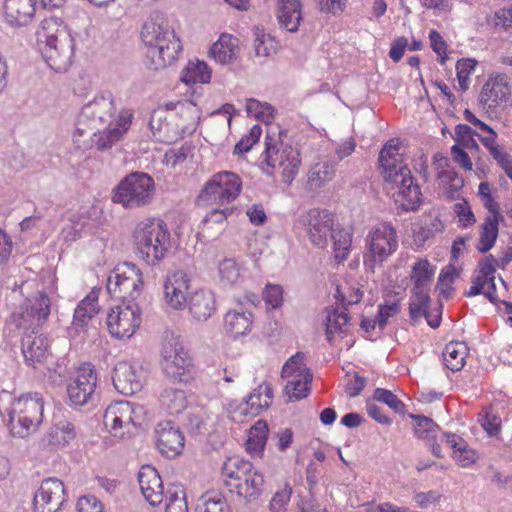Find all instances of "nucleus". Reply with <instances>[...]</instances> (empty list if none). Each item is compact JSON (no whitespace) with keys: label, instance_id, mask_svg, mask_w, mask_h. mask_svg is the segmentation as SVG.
Listing matches in <instances>:
<instances>
[{"label":"nucleus","instance_id":"obj_22","mask_svg":"<svg viewBox=\"0 0 512 512\" xmlns=\"http://www.w3.org/2000/svg\"><path fill=\"white\" fill-rule=\"evenodd\" d=\"M302 8L301 0H276V17L280 27L290 33L297 32L303 20Z\"/></svg>","mask_w":512,"mask_h":512},{"label":"nucleus","instance_id":"obj_38","mask_svg":"<svg viewBox=\"0 0 512 512\" xmlns=\"http://www.w3.org/2000/svg\"><path fill=\"white\" fill-rule=\"evenodd\" d=\"M302 378L290 380L285 386V393L289 397V401H299L306 398L310 393V385L313 375L309 368L304 369Z\"/></svg>","mask_w":512,"mask_h":512},{"label":"nucleus","instance_id":"obj_20","mask_svg":"<svg viewBox=\"0 0 512 512\" xmlns=\"http://www.w3.org/2000/svg\"><path fill=\"white\" fill-rule=\"evenodd\" d=\"M36 0H4L3 17L11 27L28 25L35 15Z\"/></svg>","mask_w":512,"mask_h":512},{"label":"nucleus","instance_id":"obj_16","mask_svg":"<svg viewBox=\"0 0 512 512\" xmlns=\"http://www.w3.org/2000/svg\"><path fill=\"white\" fill-rule=\"evenodd\" d=\"M156 445L159 452L168 458L179 455L184 448V435L171 420H164L155 429Z\"/></svg>","mask_w":512,"mask_h":512},{"label":"nucleus","instance_id":"obj_44","mask_svg":"<svg viewBox=\"0 0 512 512\" xmlns=\"http://www.w3.org/2000/svg\"><path fill=\"white\" fill-rule=\"evenodd\" d=\"M247 115L264 125L272 124L275 109L267 102H260L256 99H248L246 102Z\"/></svg>","mask_w":512,"mask_h":512},{"label":"nucleus","instance_id":"obj_60","mask_svg":"<svg viewBox=\"0 0 512 512\" xmlns=\"http://www.w3.org/2000/svg\"><path fill=\"white\" fill-rule=\"evenodd\" d=\"M292 494V488L289 484L285 485V488L277 491L272 497L269 503V509L271 512H286V506L290 501Z\"/></svg>","mask_w":512,"mask_h":512},{"label":"nucleus","instance_id":"obj_13","mask_svg":"<svg viewBox=\"0 0 512 512\" xmlns=\"http://www.w3.org/2000/svg\"><path fill=\"white\" fill-rule=\"evenodd\" d=\"M67 501L66 488L56 477L41 482L33 497L34 512H59Z\"/></svg>","mask_w":512,"mask_h":512},{"label":"nucleus","instance_id":"obj_34","mask_svg":"<svg viewBox=\"0 0 512 512\" xmlns=\"http://www.w3.org/2000/svg\"><path fill=\"white\" fill-rule=\"evenodd\" d=\"M241 481L243 482L236 485L238 495L249 500L256 499L261 495L265 483L262 473L253 468Z\"/></svg>","mask_w":512,"mask_h":512},{"label":"nucleus","instance_id":"obj_17","mask_svg":"<svg viewBox=\"0 0 512 512\" xmlns=\"http://www.w3.org/2000/svg\"><path fill=\"white\" fill-rule=\"evenodd\" d=\"M115 389L126 396H131L141 391L143 377L141 371L128 362H119L115 365L112 375Z\"/></svg>","mask_w":512,"mask_h":512},{"label":"nucleus","instance_id":"obj_18","mask_svg":"<svg viewBox=\"0 0 512 512\" xmlns=\"http://www.w3.org/2000/svg\"><path fill=\"white\" fill-rule=\"evenodd\" d=\"M138 482L142 495L151 506H157L164 501L166 490L155 467L143 465L138 472Z\"/></svg>","mask_w":512,"mask_h":512},{"label":"nucleus","instance_id":"obj_57","mask_svg":"<svg viewBox=\"0 0 512 512\" xmlns=\"http://www.w3.org/2000/svg\"><path fill=\"white\" fill-rule=\"evenodd\" d=\"M350 321V316L346 312H335L333 316L327 317L326 336L329 342L332 341L334 332H342V327Z\"/></svg>","mask_w":512,"mask_h":512},{"label":"nucleus","instance_id":"obj_26","mask_svg":"<svg viewBox=\"0 0 512 512\" xmlns=\"http://www.w3.org/2000/svg\"><path fill=\"white\" fill-rule=\"evenodd\" d=\"M63 34H71L62 20L57 17L45 18L36 32L39 49L50 46L63 38Z\"/></svg>","mask_w":512,"mask_h":512},{"label":"nucleus","instance_id":"obj_11","mask_svg":"<svg viewBox=\"0 0 512 512\" xmlns=\"http://www.w3.org/2000/svg\"><path fill=\"white\" fill-rule=\"evenodd\" d=\"M242 181L240 177L230 171H221L203 187L200 197L206 201H218L221 204L229 203L236 199L241 192Z\"/></svg>","mask_w":512,"mask_h":512},{"label":"nucleus","instance_id":"obj_54","mask_svg":"<svg viewBox=\"0 0 512 512\" xmlns=\"http://www.w3.org/2000/svg\"><path fill=\"white\" fill-rule=\"evenodd\" d=\"M398 143L394 144V140H389L379 152L378 163L382 172L388 169H396L394 156L399 153Z\"/></svg>","mask_w":512,"mask_h":512},{"label":"nucleus","instance_id":"obj_61","mask_svg":"<svg viewBox=\"0 0 512 512\" xmlns=\"http://www.w3.org/2000/svg\"><path fill=\"white\" fill-rule=\"evenodd\" d=\"M403 202L401 208L404 211H415L419 208L421 203V191L420 187L416 184L411 186L405 194L400 195Z\"/></svg>","mask_w":512,"mask_h":512},{"label":"nucleus","instance_id":"obj_64","mask_svg":"<svg viewBox=\"0 0 512 512\" xmlns=\"http://www.w3.org/2000/svg\"><path fill=\"white\" fill-rule=\"evenodd\" d=\"M77 512H104L102 502L94 495L81 496L76 504Z\"/></svg>","mask_w":512,"mask_h":512},{"label":"nucleus","instance_id":"obj_5","mask_svg":"<svg viewBox=\"0 0 512 512\" xmlns=\"http://www.w3.org/2000/svg\"><path fill=\"white\" fill-rule=\"evenodd\" d=\"M153 178L144 172H133L127 175L113 189L112 200L128 209L147 205L154 195Z\"/></svg>","mask_w":512,"mask_h":512},{"label":"nucleus","instance_id":"obj_35","mask_svg":"<svg viewBox=\"0 0 512 512\" xmlns=\"http://www.w3.org/2000/svg\"><path fill=\"white\" fill-rule=\"evenodd\" d=\"M211 73V69L205 62L199 60L189 61L182 70L181 81L187 85L206 84L210 82Z\"/></svg>","mask_w":512,"mask_h":512},{"label":"nucleus","instance_id":"obj_47","mask_svg":"<svg viewBox=\"0 0 512 512\" xmlns=\"http://www.w3.org/2000/svg\"><path fill=\"white\" fill-rule=\"evenodd\" d=\"M253 465L250 461L238 457L229 458L222 466V475L241 481L248 472H251Z\"/></svg>","mask_w":512,"mask_h":512},{"label":"nucleus","instance_id":"obj_53","mask_svg":"<svg viewBox=\"0 0 512 512\" xmlns=\"http://www.w3.org/2000/svg\"><path fill=\"white\" fill-rule=\"evenodd\" d=\"M442 228L441 221L435 218L428 224L421 225L413 231V240L417 247H422L427 240L433 238Z\"/></svg>","mask_w":512,"mask_h":512},{"label":"nucleus","instance_id":"obj_51","mask_svg":"<svg viewBox=\"0 0 512 512\" xmlns=\"http://www.w3.org/2000/svg\"><path fill=\"white\" fill-rule=\"evenodd\" d=\"M254 51L257 57H268L276 50V43L274 39L263 32H261L258 28L254 32Z\"/></svg>","mask_w":512,"mask_h":512},{"label":"nucleus","instance_id":"obj_46","mask_svg":"<svg viewBox=\"0 0 512 512\" xmlns=\"http://www.w3.org/2000/svg\"><path fill=\"white\" fill-rule=\"evenodd\" d=\"M127 131L128 130H97L91 136V142L97 150L106 151L122 140Z\"/></svg>","mask_w":512,"mask_h":512},{"label":"nucleus","instance_id":"obj_40","mask_svg":"<svg viewBox=\"0 0 512 512\" xmlns=\"http://www.w3.org/2000/svg\"><path fill=\"white\" fill-rule=\"evenodd\" d=\"M329 237L333 241L335 259L338 262L346 260L352 243L351 233L344 228H340L339 225H334Z\"/></svg>","mask_w":512,"mask_h":512},{"label":"nucleus","instance_id":"obj_45","mask_svg":"<svg viewBox=\"0 0 512 512\" xmlns=\"http://www.w3.org/2000/svg\"><path fill=\"white\" fill-rule=\"evenodd\" d=\"M198 503L196 512H231L226 498L219 492H207Z\"/></svg>","mask_w":512,"mask_h":512},{"label":"nucleus","instance_id":"obj_55","mask_svg":"<svg viewBox=\"0 0 512 512\" xmlns=\"http://www.w3.org/2000/svg\"><path fill=\"white\" fill-rule=\"evenodd\" d=\"M477 62L474 59H462L456 64L459 89L465 92L469 88V75L475 69Z\"/></svg>","mask_w":512,"mask_h":512},{"label":"nucleus","instance_id":"obj_58","mask_svg":"<svg viewBox=\"0 0 512 512\" xmlns=\"http://www.w3.org/2000/svg\"><path fill=\"white\" fill-rule=\"evenodd\" d=\"M305 354L303 352H297L291 356L282 367L281 376L283 378L293 376L296 372H299V377H302L301 373H304Z\"/></svg>","mask_w":512,"mask_h":512},{"label":"nucleus","instance_id":"obj_39","mask_svg":"<svg viewBox=\"0 0 512 512\" xmlns=\"http://www.w3.org/2000/svg\"><path fill=\"white\" fill-rule=\"evenodd\" d=\"M499 222L497 218H485L481 225L479 243L476 246L480 253L485 254L494 247L499 235Z\"/></svg>","mask_w":512,"mask_h":512},{"label":"nucleus","instance_id":"obj_48","mask_svg":"<svg viewBox=\"0 0 512 512\" xmlns=\"http://www.w3.org/2000/svg\"><path fill=\"white\" fill-rule=\"evenodd\" d=\"M335 174V164L333 162H323L316 165L308 176V182L311 188H320L330 181Z\"/></svg>","mask_w":512,"mask_h":512},{"label":"nucleus","instance_id":"obj_32","mask_svg":"<svg viewBox=\"0 0 512 512\" xmlns=\"http://www.w3.org/2000/svg\"><path fill=\"white\" fill-rule=\"evenodd\" d=\"M251 312L228 311L224 317L226 332L233 338L246 335L253 323Z\"/></svg>","mask_w":512,"mask_h":512},{"label":"nucleus","instance_id":"obj_23","mask_svg":"<svg viewBox=\"0 0 512 512\" xmlns=\"http://www.w3.org/2000/svg\"><path fill=\"white\" fill-rule=\"evenodd\" d=\"M48 338L41 332L22 335L21 347L26 364H42L48 357Z\"/></svg>","mask_w":512,"mask_h":512},{"label":"nucleus","instance_id":"obj_63","mask_svg":"<svg viewBox=\"0 0 512 512\" xmlns=\"http://www.w3.org/2000/svg\"><path fill=\"white\" fill-rule=\"evenodd\" d=\"M191 150L192 145L189 143H184L179 148L169 149L164 155L166 164L175 167L177 164L184 162Z\"/></svg>","mask_w":512,"mask_h":512},{"label":"nucleus","instance_id":"obj_28","mask_svg":"<svg viewBox=\"0 0 512 512\" xmlns=\"http://www.w3.org/2000/svg\"><path fill=\"white\" fill-rule=\"evenodd\" d=\"M99 312L98 295L90 292L82 299L74 310L72 324L76 329L87 327L90 320Z\"/></svg>","mask_w":512,"mask_h":512},{"label":"nucleus","instance_id":"obj_41","mask_svg":"<svg viewBox=\"0 0 512 512\" xmlns=\"http://www.w3.org/2000/svg\"><path fill=\"white\" fill-rule=\"evenodd\" d=\"M165 512H188L186 491L181 484H170L164 496Z\"/></svg>","mask_w":512,"mask_h":512},{"label":"nucleus","instance_id":"obj_31","mask_svg":"<svg viewBox=\"0 0 512 512\" xmlns=\"http://www.w3.org/2000/svg\"><path fill=\"white\" fill-rule=\"evenodd\" d=\"M269 427L264 419H259L249 429L246 440V450L253 456H261L263 454L266 442L268 440Z\"/></svg>","mask_w":512,"mask_h":512},{"label":"nucleus","instance_id":"obj_15","mask_svg":"<svg viewBox=\"0 0 512 512\" xmlns=\"http://www.w3.org/2000/svg\"><path fill=\"white\" fill-rule=\"evenodd\" d=\"M75 40L71 34H63L60 41L41 46V54L46 63L56 72H66L73 63Z\"/></svg>","mask_w":512,"mask_h":512},{"label":"nucleus","instance_id":"obj_36","mask_svg":"<svg viewBox=\"0 0 512 512\" xmlns=\"http://www.w3.org/2000/svg\"><path fill=\"white\" fill-rule=\"evenodd\" d=\"M408 417L415 421L414 435L418 439L426 442L434 441L438 432L441 431L440 426L430 417L414 413H408Z\"/></svg>","mask_w":512,"mask_h":512},{"label":"nucleus","instance_id":"obj_1","mask_svg":"<svg viewBox=\"0 0 512 512\" xmlns=\"http://www.w3.org/2000/svg\"><path fill=\"white\" fill-rule=\"evenodd\" d=\"M140 37L155 70L173 64L182 52L181 41L174 28L160 12L150 14L141 28Z\"/></svg>","mask_w":512,"mask_h":512},{"label":"nucleus","instance_id":"obj_56","mask_svg":"<svg viewBox=\"0 0 512 512\" xmlns=\"http://www.w3.org/2000/svg\"><path fill=\"white\" fill-rule=\"evenodd\" d=\"M205 415L206 413L202 409H192L187 413L185 426L191 435L204 434Z\"/></svg>","mask_w":512,"mask_h":512},{"label":"nucleus","instance_id":"obj_27","mask_svg":"<svg viewBox=\"0 0 512 512\" xmlns=\"http://www.w3.org/2000/svg\"><path fill=\"white\" fill-rule=\"evenodd\" d=\"M240 52L239 39L231 34L223 33L210 49L211 57L220 64H228L235 60Z\"/></svg>","mask_w":512,"mask_h":512},{"label":"nucleus","instance_id":"obj_30","mask_svg":"<svg viewBox=\"0 0 512 512\" xmlns=\"http://www.w3.org/2000/svg\"><path fill=\"white\" fill-rule=\"evenodd\" d=\"M163 410L170 415H178L187 408L186 392L181 388L165 387L159 396Z\"/></svg>","mask_w":512,"mask_h":512},{"label":"nucleus","instance_id":"obj_12","mask_svg":"<svg viewBox=\"0 0 512 512\" xmlns=\"http://www.w3.org/2000/svg\"><path fill=\"white\" fill-rule=\"evenodd\" d=\"M298 223L306 228L311 243L318 248H325L328 245L330 232L333 230L334 215L324 209L313 208L303 212Z\"/></svg>","mask_w":512,"mask_h":512},{"label":"nucleus","instance_id":"obj_33","mask_svg":"<svg viewBox=\"0 0 512 512\" xmlns=\"http://www.w3.org/2000/svg\"><path fill=\"white\" fill-rule=\"evenodd\" d=\"M468 347L465 342L451 341L443 350V362L452 372L460 371L465 365Z\"/></svg>","mask_w":512,"mask_h":512},{"label":"nucleus","instance_id":"obj_14","mask_svg":"<svg viewBox=\"0 0 512 512\" xmlns=\"http://www.w3.org/2000/svg\"><path fill=\"white\" fill-rule=\"evenodd\" d=\"M97 376L91 363L82 364L76 377L68 384L67 393L71 404L83 406L92 399L96 388Z\"/></svg>","mask_w":512,"mask_h":512},{"label":"nucleus","instance_id":"obj_4","mask_svg":"<svg viewBox=\"0 0 512 512\" xmlns=\"http://www.w3.org/2000/svg\"><path fill=\"white\" fill-rule=\"evenodd\" d=\"M51 301L41 291L25 299L11 314L10 325L22 331V335L38 334L50 314Z\"/></svg>","mask_w":512,"mask_h":512},{"label":"nucleus","instance_id":"obj_25","mask_svg":"<svg viewBox=\"0 0 512 512\" xmlns=\"http://www.w3.org/2000/svg\"><path fill=\"white\" fill-rule=\"evenodd\" d=\"M188 289L186 274L182 271L168 277L164 283V297L167 303L174 309H180L187 303L184 290Z\"/></svg>","mask_w":512,"mask_h":512},{"label":"nucleus","instance_id":"obj_62","mask_svg":"<svg viewBox=\"0 0 512 512\" xmlns=\"http://www.w3.org/2000/svg\"><path fill=\"white\" fill-rule=\"evenodd\" d=\"M265 303L272 309L279 308L283 303V290L280 285L267 284L263 291Z\"/></svg>","mask_w":512,"mask_h":512},{"label":"nucleus","instance_id":"obj_42","mask_svg":"<svg viewBox=\"0 0 512 512\" xmlns=\"http://www.w3.org/2000/svg\"><path fill=\"white\" fill-rule=\"evenodd\" d=\"M431 307V297L428 292H412L409 302V317L412 325H416L419 320L426 318Z\"/></svg>","mask_w":512,"mask_h":512},{"label":"nucleus","instance_id":"obj_24","mask_svg":"<svg viewBox=\"0 0 512 512\" xmlns=\"http://www.w3.org/2000/svg\"><path fill=\"white\" fill-rule=\"evenodd\" d=\"M187 306L196 321H207L216 311L215 295L209 290H197L189 296Z\"/></svg>","mask_w":512,"mask_h":512},{"label":"nucleus","instance_id":"obj_21","mask_svg":"<svg viewBox=\"0 0 512 512\" xmlns=\"http://www.w3.org/2000/svg\"><path fill=\"white\" fill-rule=\"evenodd\" d=\"M137 409L142 410V407H135L129 401H116L106 408L104 423L106 426L110 425L113 431L130 424L136 426L135 415Z\"/></svg>","mask_w":512,"mask_h":512},{"label":"nucleus","instance_id":"obj_37","mask_svg":"<svg viewBox=\"0 0 512 512\" xmlns=\"http://www.w3.org/2000/svg\"><path fill=\"white\" fill-rule=\"evenodd\" d=\"M262 389L263 385H259L243 399V402L238 406L241 415L255 417L270 407L269 400L261 401Z\"/></svg>","mask_w":512,"mask_h":512},{"label":"nucleus","instance_id":"obj_3","mask_svg":"<svg viewBox=\"0 0 512 512\" xmlns=\"http://www.w3.org/2000/svg\"><path fill=\"white\" fill-rule=\"evenodd\" d=\"M288 130H267L265 138L264 160L262 171L267 176H273V170L278 166L282 169L283 181L291 184L298 174L301 165L300 153L291 146H285L279 154L278 143L283 146L282 138L287 135Z\"/></svg>","mask_w":512,"mask_h":512},{"label":"nucleus","instance_id":"obj_29","mask_svg":"<svg viewBox=\"0 0 512 512\" xmlns=\"http://www.w3.org/2000/svg\"><path fill=\"white\" fill-rule=\"evenodd\" d=\"M435 274V266L427 259H419L412 266L410 279L413 282L412 292H428Z\"/></svg>","mask_w":512,"mask_h":512},{"label":"nucleus","instance_id":"obj_19","mask_svg":"<svg viewBox=\"0 0 512 512\" xmlns=\"http://www.w3.org/2000/svg\"><path fill=\"white\" fill-rule=\"evenodd\" d=\"M510 86L505 75L490 77L484 84L480 102L488 109L500 107L510 99Z\"/></svg>","mask_w":512,"mask_h":512},{"label":"nucleus","instance_id":"obj_52","mask_svg":"<svg viewBox=\"0 0 512 512\" xmlns=\"http://www.w3.org/2000/svg\"><path fill=\"white\" fill-rule=\"evenodd\" d=\"M220 280L224 285L234 284L240 277V267L232 258H225L219 263Z\"/></svg>","mask_w":512,"mask_h":512},{"label":"nucleus","instance_id":"obj_6","mask_svg":"<svg viewBox=\"0 0 512 512\" xmlns=\"http://www.w3.org/2000/svg\"><path fill=\"white\" fill-rule=\"evenodd\" d=\"M143 278L141 270L134 264L125 262L118 265L108 276L107 292L119 300L120 304L136 303L142 293Z\"/></svg>","mask_w":512,"mask_h":512},{"label":"nucleus","instance_id":"obj_8","mask_svg":"<svg viewBox=\"0 0 512 512\" xmlns=\"http://www.w3.org/2000/svg\"><path fill=\"white\" fill-rule=\"evenodd\" d=\"M369 256L365 257L364 265L374 270L377 264H382L398 248V239L395 228L389 222H383L367 236Z\"/></svg>","mask_w":512,"mask_h":512},{"label":"nucleus","instance_id":"obj_7","mask_svg":"<svg viewBox=\"0 0 512 512\" xmlns=\"http://www.w3.org/2000/svg\"><path fill=\"white\" fill-rule=\"evenodd\" d=\"M163 371L174 383L188 385L195 379L196 368L188 352L175 338L166 342L162 349Z\"/></svg>","mask_w":512,"mask_h":512},{"label":"nucleus","instance_id":"obj_9","mask_svg":"<svg viewBox=\"0 0 512 512\" xmlns=\"http://www.w3.org/2000/svg\"><path fill=\"white\" fill-rule=\"evenodd\" d=\"M141 321L140 307L137 303H132L111 308L106 323L112 337L129 339L140 327Z\"/></svg>","mask_w":512,"mask_h":512},{"label":"nucleus","instance_id":"obj_49","mask_svg":"<svg viewBox=\"0 0 512 512\" xmlns=\"http://www.w3.org/2000/svg\"><path fill=\"white\" fill-rule=\"evenodd\" d=\"M51 442L54 444H68L76 437L75 427L71 422H58L50 433Z\"/></svg>","mask_w":512,"mask_h":512},{"label":"nucleus","instance_id":"obj_43","mask_svg":"<svg viewBox=\"0 0 512 512\" xmlns=\"http://www.w3.org/2000/svg\"><path fill=\"white\" fill-rule=\"evenodd\" d=\"M382 175L387 182L392 183L398 188V196L405 194L411 186L416 185L410 169L406 166L388 169L387 172H382Z\"/></svg>","mask_w":512,"mask_h":512},{"label":"nucleus","instance_id":"obj_2","mask_svg":"<svg viewBox=\"0 0 512 512\" xmlns=\"http://www.w3.org/2000/svg\"><path fill=\"white\" fill-rule=\"evenodd\" d=\"M135 255L148 266H157L170 249V231L159 218L141 221L133 232Z\"/></svg>","mask_w":512,"mask_h":512},{"label":"nucleus","instance_id":"obj_59","mask_svg":"<svg viewBox=\"0 0 512 512\" xmlns=\"http://www.w3.org/2000/svg\"><path fill=\"white\" fill-rule=\"evenodd\" d=\"M400 311V300H395L389 304L381 303L378 305V312L375 316L380 330H384L388 324V319Z\"/></svg>","mask_w":512,"mask_h":512},{"label":"nucleus","instance_id":"obj_10","mask_svg":"<svg viewBox=\"0 0 512 512\" xmlns=\"http://www.w3.org/2000/svg\"><path fill=\"white\" fill-rule=\"evenodd\" d=\"M114 99L110 92H103L85 104L77 118V125L87 128L105 126L111 128L113 124Z\"/></svg>","mask_w":512,"mask_h":512},{"label":"nucleus","instance_id":"obj_50","mask_svg":"<svg viewBox=\"0 0 512 512\" xmlns=\"http://www.w3.org/2000/svg\"><path fill=\"white\" fill-rule=\"evenodd\" d=\"M373 398L381 403L389 406L394 412L404 415L406 413V405L392 391L384 388H376Z\"/></svg>","mask_w":512,"mask_h":512}]
</instances>
